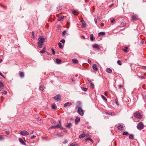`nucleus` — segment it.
<instances>
[{"label":"nucleus","instance_id":"nucleus-35","mask_svg":"<svg viewBox=\"0 0 146 146\" xmlns=\"http://www.w3.org/2000/svg\"><path fill=\"white\" fill-rule=\"evenodd\" d=\"M51 107L52 109H56V107H55V104H52L51 106Z\"/></svg>","mask_w":146,"mask_h":146},{"label":"nucleus","instance_id":"nucleus-49","mask_svg":"<svg viewBox=\"0 0 146 146\" xmlns=\"http://www.w3.org/2000/svg\"><path fill=\"white\" fill-rule=\"evenodd\" d=\"M52 51V54L53 55H54L55 54V52L54 49H51Z\"/></svg>","mask_w":146,"mask_h":146},{"label":"nucleus","instance_id":"nucleus-53","mask_svg":"<svg viewBox=\"0 0 146 146\" xmlns=\"http://www.w3.org/2000/svg\"><path fill=\"white\" fill-rule=\"evenodd\" d=\"M139 78L141 79H145V78L144 77L142 76H140V77H139Z\"/></svg>","mask_w":146,"mask_h":146},{"label":"nucleus","instance_id":"nucleus-37","mask_svg":"<svg viewBox=\"0 0 146 146\" xmlns=\"http://www.w3.org/2000/svg\"><path fill=\"white\" fill-rule=\"evenodd\" d=\"M72 126V124L71 123H69L68 125H66V127L68 128Z\"/></svg>","mask_w":146,"mask_h":146},{"label":"nucleus","instance_id":"nucleus-23","mask_svg":"<svg viewBox=\"0 0 146 146\" xmlns=\"http://www.w3.org/2000/svg\"><path fill=\"white\" fill-rule=\"evenodd\" d=\"M55 60L56 63L58 64H60L61 62V60L59 59L56 58Z\"/></svg>","mask_w":146,"mask_h":146},{"label":"nucleus","instance_id":"nucleus-39","mask_svg":"<svg viewBox=\"0 0 146 146\" xmlns=\"http://www.w3.org/2000/svg\"><path fill=\"white\" fill-rule=\"evenodd\" d=\"M66 31L65 30V31H64L62 33V36H64L66 34Z\"/></svg>","mask_w":146,"mask_h":146},{"label":"nucleus","instance_id":"nucleus-47","mask_svg":"<svg viewBox=\"0 0 146 146\" xmlns=\"http://www.w3.org/2000/svg\"><path fill=\"white\" fill-rule=\"evenodd\" d=\"M62 9V6H59L57 8V9L58 10V11L61 10Z\"/></svg>","mask_w":146,"mask_h":146},{"label":"nucleus","instance_id":"nucleus-7","mask_svg":"<svg viewBox=\"0 0 146 146\" xmlns=\"http://www.w3.org/2000/svg\"><path fill=\"white\" fill-rule=\"evenodd\" d=\"M59 124H58L57 125H55L56 128H60L61 129L63 130H65V129L63 128L62 127V126H61V121H59Z\"/></svg>","mask_w":146,"mask_h":146},{"label":"nucleus","instance_id":"nucleus-38","mask_svg":"<svg viewBox=\"0 0 146 146\" xmlns=\"http://www.w3.org/2000/svg\"><path fill=\"white\" fill-rule=\"evenodd\" d=\"M117 63L119 65H122L121 61L120 60H118L117 61Z\"/></svg>","mask_w":146,"mask_h":146},{"label":"nucleus","instance_id":"nucleus-20","mask_svg":"<svg viewBox=\"0 0 146 146\" xmlns=\"http://www.w3.org/2000/svg\"><path fill=\"white\" fill-rule=\"evenodd\" d=\"M86 135L85 134H81L79 136V137L80 139H82Z\"/></svg>","mask_w":146,"mask_h":146},{"label":"nucleus","instance_id":"nucleus-57","mask_svg":"<svg viewBox=\"0 0 146 146\" xmlns=\"http://www.w3.org/2000/svg\"><path fill=\"white\" fill-rule=\"evenodd\" d=\"M106 114H107V115H112L111 113H108L106 112Z\"/></svg>","mask_w":146,"mask_h":146},{"label":"nucleus","instance_id":"nucleus-34","mask_svg":"<svg viewBox=\"0 0 146 146\" xmlns=\"http://www.w3.org/2000/svg\"><path fill=\"white\" fill-rule=\"evenodd\" d=\"M73 13L75 15H78V12L75 10H73L72 11Z\"/></svg>","mask_w":146,"mask_h":146},{"label":"nucleus","instance_id":"nucleus-18","mask_svg":"<svg viewBox=\"0 0 146 146\" xmlns=\"http://www.w3.org/2000/svg\"><path fill=\"white\" fill-rule=\"evenodd\" d=\"M72 62L74 64H76L78 62V60L76 58L73 59L72 60Z\"/></svg>","mask_w":146,"mask_h":146},{"label":"nucleus","instance_id":"nucleus-4","mask_svg":"<svg viewBox=\"0 0 146 146\" xmlns=\"http://www.w3.org/2000/svg\"><path fill=\"white\" fill-rule=\"evenodd\" d=\"M134 115L136 118L141 119L142 118L141 115L139 113L136 112L134 113Z\"/></svg>","mask_w":146,"mask_h":146},{"label":"nucleus","instance_id":"nucleus-63","mask_svg":"<svg viewBox=\"0 0 146 146\" xmlns=\"http://www.w3.org/2000/svg\"><path fill=\"white\" fill-rule=\"evenodd\" d=\"M46 53L48 55H50V54L48 52H47Z\"/></svg>","mask_w":146,"mask_h":146},{"label":"nucleus","instance_id":"nucleus-48","mask_svg":"<svg viewBox=\"0 0 146 146\" xmlns=\"http://www.w3.org/2000/svg\"><path fill=\"white\" fill-rule=\"evenodd\" d=\"M55 128H56L55 125H53V126H52L51 127H50V129H54Z\"/></svg>","mask_w":146,"mask_h":146},{"label":"nucleus","instance_id":"nucleus-13","mask_svg":"<svg viewBox=\"0 0 146 146\" xmlns=\"http://www.w3.org/2000/svg\"><path fill=\"white\" fill-rule=\"evenodd\" d=\"M19 140L22 144L25 145H26L24 141L21 138H19Z\"/></svg>","mask_w":146,"mask_h":146},{"label":"nucleus","instance_id":"nucleus-42","mask_svg":"<svg viewBox=\"0 0 146 146\" xmlns=\"http://www.w3.org/2000/svg\"><path fill=\"white\" fill-rule=\"evenodd\" d=\"M1 93L3 95H6L7 94V92L6 91H3L1 92Z\"/></svg>","mask_w":146,"mask_h":146},{"label":"nucleus","instance_id":"nucleus-50","mask_svg":"<svg viewBox=\"0 0 146 146\" xmlns=\"http://www.w3.org/2000/svg\"><path fill=\"white\" fill-rule=\"evenodd\" d=\"M60 42L62 43H64L65 42V40L64 39H62Z\"/></svg>","mask_w":146,"mask_h":146},{"label":"nucleus","instance_id":"nucleus-19","mask_svg":"<svg viewBox=\"0 0 146 146\" xmlns=\"http://www.w3.org/2000/svg\"><path fill=\"white\" fill-rule=\"evenodd\" d=\"M106 71L108 73H111L112 72V71L111 69L109 68L106 69Z\"/></svg>","mask_w":146,"mask_h":146},{"label":"nucleus","instance_id":"nucleus-26","mask_svg":"<svg viewBox=\"0 0 146 146\" xmlns=\"http://www.w3.org/2000/svg\"><path fill=\"white\" fill-rule=\"evenodd\" d=\"M126 24L123 22H121V25L120 26L121 27H124L125 26Z\"/></svg>","mask_w":146,"mask_h":146},{"label":"nucleus","instance_id":"nucleus-31","mask_svg":"<svg viewBox=\"0 0 146 146\" xmlns=\"http://www.w3.org/2000/svg\"><path fill=\"white\" fill-rule=\"evenodd\" d=\"M101 96L102 98V99L106 101H107V98L103 95H101Z\"/></svg>","mask_w":146,"mask_h":146},{"label":"nucleus","instance_id":"nucleus-64","mask_svg":"<svg viewBox=\"0 0 146 146\" xmlns=\"http://www.w3.org/2000/svg\"><path fill=\"white\" fill-rule=\"evenodd\" d=\"M119 88H121L122 87V85H119Z\"/></svg>","mask_w":146,"mask_h":146},{"label":"nucleus","instance_id":"nucleus-60","mask_svg":"<svg viewBox=\"0 0 146 146\" xmlns=\"http://www.w3.org/2000/svg\"><path fill=\"white\" fill-rule=\"evenodd\" d=\"M33 133H34L33 131H31V132L30 133V134H33Z\"/></svg>","mask_w":146,"mask_h":146},{"label":"nucleus","instance_id":"nucleus-33","mask_svg":"<svg viewBox=\"0 0 146 146\" xmlns=\"http://www.w3.org/2000/svg\"><path fill=\"white\" fill-rule=\"evenodd\" d=\"M81 22L82 23V26L83 27H86V24L85 23V22H83L82 21H81Z\"/></svg>","mask_w":146,"mask_h":146},{"label":"nucleus","instance_id":"nucleus-61","mask_svg":"<svg viewBox=\"0 0 146 146\" xmlns=\"http://www.w3.org/2000/svg\"><path fill=\"white\" fill-rule=\"evenodd\" d=\"M88 62L89 63H90L91 62V60L89 59L88 60Z\"/></svg>","mask_w":146,"mask_h":146},{"label":"nucleus","instance_id":"nucleus-54","mask_svg":"<svg viewBox=\"0 0 146 146\" xmlns=\"http://www.w3.org/2000/svg\"><path fill=\"white\" fill-rule=\"evenodd\" d=\"M0 75L2 76V77L5 78L4 76L0 72Z\"/></svg>","mask_w":146,"mask_h":146},{"label":"nucleus","instance_id":"nucleus-36","mask_svg":"<svg viewBox=\"0 0 146 146\" xmlns=\"http://www.w3.org/2000/svg\"><path fill=\"white\" fill-rule=\"evenodd\" d=\"M64 18V16H62L60 17H58V21H60L62 20Z\"/></svg>","mask_w":146,"mask_h":146},{"label":"nucleus","instance_id":"nucleus-2","mask_svg":"<svg viewBox=\"0 0 146 146\" xmlns=\"http://www.w3.org/2000/svg\"><path fill=\"white\" fill-rule=\"evenodd\" d=\"M137 128L139 130L142 129L144 128V125L142 122H140L139 123L137 126Z\"/></svg>","mask_w":146,"mask_h":146},{"label":"nucleus","instance_id":"nucleus-15","mask_svg":"<svg viewBox=\"0 0 146 146\" xmlns=\"http://www.w3.org/2000/svg\"><path fill=\"white\" fill-rule=\"evenodd\" d=\"M93 47L95 48H97L98 49H100V47L99 46V45L97 44H94L93 45Z\"/></svg>","mask_w":146,"mask_h":146},{"label":"nucleus","instance_id":"nucleus-5","mask_svg":"<svg viewBox=\"0 0 146 146\" xmlns=\"http://www.w3.org/2000/svg\"><path fill=\"white\" fill-rule=\"evenodd\" d=\"M20 133L21 135L23 136L28 135L29 134V133L27 131L25 130L21 131Z\"/></svg>","mask_w":146,"mask_h":146},{"label":"nucleus","instance_id":"nucleus-45","mask_svg":"<svg viewBox=\"0 0 146 146\" xmlns=\"http://www.w3.org/2000/svg\"><path fill=\"white\" fill-rule=\"evenodd\" d=\"M3 86L4 85L3 83L1 82H0V87L3 88Z\"/></svg>","mask_w":146,"mask_h":146},{"label":"nucleus","instance_id":"nucleus-56","mask_svg":"<svg viewBox=\"0 0 146 146\" xmlns=\"http://www.w3.org/2000/svg\"><path fill=\"white\" fill-rule=\"evenodd\" d=\"M115 103L117 105H118V101L116 99L115 100Z\"/></svg>","mask_w":146,"mask_h":146},{"label":"nucleus","instance_id":"nucleus-10","mask_svg":"<svg viewBox=\"0 0 146 146\" xmlns=\"http://www.w3.org/2000/svg\"><path fill=\"white\" fill-rule=\"evenodd\" d=\"M93 69L95 71H97L98 70V66L96 64H94L92 66Z\"/></svg>","mask_w":146,"mask_h":146},{"label":"nucleus","instance_id":"nucleus-3","mask_svg":"<svg viewBox=\"0 0 146 146\" xmlns=\"http://www.w3.org/2000/svg\"><path fill=\"white\" fill-rule=\"evenodd\" d=\"M78 113L81 116H83L84 115V112L83 110L80 107L78 108Z\"/></svg>","mask_w":146,"mask_h":146},{"label":"nucleus","instance_id":"nucleus-12","mask_svg":"<svg viewBox=\"0 0 146 146\" xmlns=\"http://www.w3.org/2000/svg\"><path fill=\"white\" fill-rule=\"evenodd\" d=\"M76 106H77L76 109L78 108V107H80L81 106V103L80 102L78 101L76 103Z\"/></svg>","mask_w":146,"mask_h":146},{"label":"nucleus","instance_id":"nucleus-52","mask_svg":"<svg viewBox=\"0 0 146 146\" xmlns=\"http://www.w3.org/2000/svg\"><path fill=\"white\" fill-rule=\"evenodd\" d=\"M36 137V135H33V136L31 137H30V138H31V139H33L34 138H35Z\"/></svg>","mask_w":146,"mask_h":146},{"label":"nucleus","instance_id":"nucleus-43","mask_svg":"<svg viewBox=\"0 0 146 146\" xmlns=\"http://www.w3.org/2000/svg\"><path fill=\"white\" fill-rule=\"evenodd\" d=\"M5 131L6 132V133L7 135H9L10 134V132L9 131H7L6 129H5Z\"/></svg>","mask_w":146,"mask_h":146},{"label":"nucleus","instance_id":"nucleus-44","mask_svg":"<svg viewBox=\"0 0 146 146\" xmlns=\"http://www.w3.org/2000/svg\"><path fill=\"white\" fill-rule=\"evenodd\" d=\"M123 135H127L128 134V133L127 131H125L122 134Z\"/></svg>","mask_w":146,"mask_h":146},{"label":"nucleus","instance_id":"nucleus-40","mask_svg":"<svg viewBox=\"0 0 146 146\" xmlns=\"http://www.w3.org/2000/svg\"><path fill=\"white\" fill-rule=\"evenodd\" d=\"M32 35L33 37V39H35V32L34 31H32Z\"/></svg>","mask_w":146,"mask_h":146},{"label":"nucleus","instance_id":"nucleus-46","mask_svg":"<svg viewBox=\"0 0 146 146\" xmlns=\"http://www.w3.org/2000/svg\"><path fill=\"white\" fill-rule=\"evenodd\" d=\"M57 135L58 137H61L63 136V135H62L60 133H58L57 134Z\"/></svg>","mask_w":146,"mask_h":146},{"label":"nucleus","instance_id":"nucleus-22","mask_svg":"<svg viewBox=\"0 0 146 146\" xmlns=\"http://www.w3.org/2000/svg\"><path fill=\"white\" fill-rule=\"evenodd\" d=\"M19 76L23 78L24 77V72H21L19 73Z\"/></svg>","mask_w":146,"mask_h":146},{"label":"nucleus","instance_id":"nucleus-58","mask_svg":"<svg viewBox=\"0 0 146 146\" xmlns=\"http://www.w3.org/2000/svg\"><path fill=\"white\" fill-rule=\"evenodd\" d=\"M94 21L96 24L97 23V19H96V18H95L94 19Z\"/></svg>","mask_w":146,"mask_h":146},{"label":"nucleus","instance_id":"nucleus-1","mask_svg":"<svg viewBox=\"0 0 146 146\" xmlns=\"http://www.w3.org/2000/svg\"><path fill=\"white\" fill-rule=\"evenodd\" d=\"M45 39V38H44L42 36H39L38 38V41L37 42L38 46L39 48H41L42 47Z\"/></svg>","mask_w":146,"mask_h":146},{"label":"nucleus","instance_id":"nucleus-24","mask_svg":"<svg viewBox=\"0 0 146 146\" xmlns=\"http://www.w3.org/2000/svg\"><path fill=\"white\" fill-rule=\"evenodd\" d=\"M134 138V135L132 134L129 135V138L130 139H133Z\"/></svg>","mask_w":146,"mask_h":146},{"label":"nucleus","instance_id":"nucleus-55","mask_svg":"<svg viewBox=\"0 0 146 146\" xmlns=\"http://www.w3.org/2000/svg\"><path fill=\"white\" fill-rule=\"evenodd\" d=\"M115 21V19H113L111 21V22L112 23H113Z\"/></svg>","mask_w":146,"mask_h":146},{"label":"nucleus","instance_id":"nucleus-11","mask_svg":"<svg viewBox=\"0 0 146 146\" xmlns=\"http://www.w3.org/2000/svg\"><path fill=\"white\" fill-rule=\"evenodd\" d=\"M72 105V103L69 102L66 103L64 105V107L66 108L68 106H70Z\"/></svg>","mask_w":146,"mask_h":146},{"label":"nucleus","instance_id":"nucleus-28","mask_svg":"<svg viewBox=\"0 0 146 146\" xmlns=\"http://www.w3.org/2000/svg\"><path fill=\"white\" fill-rule=\"evenodd\" d=\"M94 35L92 34L90 35V39L91 41H93L94 40Z\"/></svg>","mask_w":146,"mask_h":146},{"label":"nucleus","instance_id":"nucleus-30","mask_svg":"<svg viewBox=\"0 0 146 146\" xmlns=\"http://www.w3.org/2000/svg\"><path fill=\"white\" fill-rule=\"evenodd\" d=\"M81 89L83 90L85 92L87 91L88 89L87 88H85L84 87H82Z\"/></svg>","mask_w":146,"mask_h":146},{"label":"nucleus","instance_id":"nucleus-27","mask_svg":"<svg viewBox=\"0 0 146 146\" xmlns=\"http://www.w3.org/2000/svg\"><path fill=\"white\" fill-rule=\"evenodd\" d=\"M87 140H89V141H90L92 143H93L94 142L93 141L92 139H91L89 137H88L85 139V141H86Z\"/></svg>","mask_w":146,"mask_h":146},{"label":"nucleus","instance_id":"nucleus-32","mask_svg":"<svg viewBox=\"0 0 146 146\" xmlns=\"http://www.w3.org/2000/svg\"><path fill=\"white\" fill-rule=\"evenodd\" d=\"M39 88L40 90L42 91L44 90V87L42 86H40Z\"/></svg>","mask_w":146,"mask_h":146},{"label":"nucleus","instance_id":"nucleus-9","mask_svg":"<svg viewBox=\"0 0 146 146\" xmlns=\"http://www.w3.org/2000/svg\"><path fill=\"white\" fill-rule=\"evenodd\" d=\"M88 81L89 82L90 84V86L91 88L93 89L94 88V85L93 82L90 80H88Z\"/></svg>","mask_w":146,"mask_h":146},{"label":"nucleus","instance_id":"nucleus-29","mask_svg":"<svg viewBox=\"0 0 146 146\" xmlns=\"http://www.w3.org/2000/svg\"><path fill=\"white\" fill-rule=\"evenodd\" d=\"M58 45L59 46V47L60 48H63V46L62 45V43L60 42H59L58 43Z\"/></svg>","mask_w":146,"mask_h":146},{"label":"nucleus","instance_id":"nucleus-17","mask_svg":"<svg viewBox=\"0 0 146 146\" xmlns=\"http://www.w3.org/2000/svg\"><path fill=\"white\" fill-rule=\"evenodd\" d=\"M78 144L76 142L72 143L69 146H78Z\"/></svg>","mask_w":146,"mask_h":146},{"label":"nucleus","instance_id":"nucleus-59","mask_svg":"<svg viewBox=\"0 0 146 146\" xmlns=\"http://www.w3.org/2000/svg\"><path fill=\"white\" fill-rule=\"evenodd\" d=\"M41 119L40 118H38L37 119V121H39Z\"/></svg>","mask_w":146,"mask_h":146},{"label":"nucleus","instance_id":"nucleus-21","mask_svg":"<svg viewBox=\"0 0 146 146\" xmlns=\"http://www.w3.org/2000/svg\"><path fill=\"white\" fill-rule=\"evenodd\" d=\"M105 35V33L104 32H100L98 33V36H100L101 35L104 36Z\"/></svg>","mask_w":146,"mask_h":146},{"label":"nucleus","instance_id":"nucleus-41","mask_svg":"<svg viewBox=\"0 0 146 146\" xmlns=\"http://www.w3.org/2000/svg\"><path fill=\"white\" fill-rule=\"evenodd\" d=\"M128 48L127 47H125L124 49H123V51L125 52H127L128 51H127V49Z\"/></svg>","mask_w":146,"mask_h":146},{"label":"nucleus","instance_id":"nucleus-25","mask_svg":"<svg viewBox=\"0 0 146 146\" xmlns=\"http://www.w3.org/2000/svg\"><path fill=\"white\" fill-rule=\"evenodd\" d=\"M45 49H46V48L45 47H44V48H43L42 49V50H41L40 51V52L41 53H44L45 52Z\"/></svg>","mask_w":146,"mask_h":146},{"label":"nucleus","instance_id":"nucleus-16","mask_svg":"<svg viewBox=\"0 0 146 146\" xmlns=\"http://www.w3.org/2000/svg\"><path fill=\"white\" fill-rule=\"evenodd\" d=\"M80 118L78 117H76L75 120V123L76 124H77V122H79L80 121Z\"/></svg>","mask_w":146,"mask_h":146},{"label":"nucleus","instance_id":"nucleus-14","mask_svg":"<svg viewBox=\"0 0 146 146\" xmlns=\"http://www.w3.org/2000/svg\"><path fill=\"white\" fill-rule=\"evenodd\" d=\"M117 128L119 130L122 131L123 130V127L121 125H119L117 126Z\"/></svg>","mask_w":146,"mask_h":146},{"label":"nucleus","instance_id":"nucleus-8","mask_svg":"<svg viewBox=\"0 0 146 146\" xmlns=\"http://www.w3.org/2000/svg\"><path fill=\"white\" fill-rule=\"evenodd\" d=\"M54 98L55 100L58 101H60L61 100L60 96L59 94L56 95L54 97Z\"/></svg>","mask_w":146,"mask_h":146},{"label":"nucleus","instance_id":"nucleus-51","mask_svg":"<svg viewBox=\"0 0 146 146\" xmlns=\"http://www.w3.org/2000/svg\"><path fill=\"white\" fill-rule=\"evenodd\" d=\"M3 137L1 135H0V140H2L3 139Z\"/></svg>","mask_w":146,"mask_h":146},{"label":"nucleus","instance_id":"nucleus-6","mask_svg":"<svg viewBox=\"0 0 146 146\" xmlns=\"http://www.w3.org/2000/svg\"><path fill=\"white\" fill-rule=\"evenodd\" d=\"M131 19L134 21H136L138 19V16L136 14L132 15L131 17Z\"/></svg>","mask_w":146,"mask_h":146},{"label":"nucleus","instance_id":"nucleus-62","mask_svg":"<svg viewBox=\"0 0 146 146\" xmlns=\"http://www.w3.org/2000/svg\"><path fill=\"white\" fill-rule=\"evenodd\" d=\"M67 141L66 140H65V141H64L63 142V143H67Z\"/></svg>","mask_w":146,"mask_h":146}]
</instances>
